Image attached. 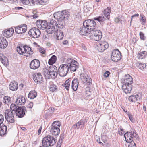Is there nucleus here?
<instances>
[{
	"label": "nucleus",
	"instance_id": "obj_25",
	"mask_svg": "<svg viewBox=\"0 0 147 147\" xmlns=\"http://www.w3.org/2000/svg\"><path fill=\"white\" fill-rule=\"evenodd\" d=\"M26 99L24 97L21 96L17 97L15 101V103L18 105H24L25 103Z\"/></svg>",
	"mask_w": 147,
	"mask_h": 147
},
{
	"label": "nucleus",
	"instance_id": "obj_34",
	"mask_svg": "<svg viewBox=\"0 0 147 147\" xmlns=\"http://www.w3.org/2000/svg\"><path fill=\"white\" fill-rule=\"evenodd\" d=\"M7 128L6 126L5 125L3 126V125H1V127L0 128V136H3L6 134Z\"/></svg>",
	"mask_w": 147,
	"mask_h": 147
},
{
	"label": "nucleus",
	"instance_id": "obj_33",
	"mask_svg": "<svg viewBox=\"0 0 147 147\" xmlns=\"http://www.w3.org/2000/svg\"><path fill=\"white\" fill-rule=\"evenodd\" d=\"M25 45H20L18 46L16 48V50L18 53L20 55H22L24 56V51Z\"/></svg>",
	"mask_w": 147,
	"mask_h": 147
},
{
	"label": "nucleus",
	"instance_id": "obj_42",
	"mask_svg": "<svg viewBox=\"0 0 147 147\" xmlns=\"http://www.w3.org/2000/svg\"><path fill=\"white\" fill-rule=\"evenodd\" d=\"M136 65L138 69L142 70H144L146 67V65L145 63H138L136 64Z\"/></svg>",
	"mask_w": 147,
	"mask_h": 147
},
{
	"label": "nucleus",
	"instance_id": "obj_53",
	"mask_svg": "<svg viewBox=\"0 0 147 147\" xmlns=\"http://www.w3.org/2000/svg\"><path fill=\"white\" fill-rule=\"evenodd\" d=\"M130 120L132 122H134L135 121V119L133 118L132 115L131 114H128Z\"/></svg>",
	"mask_w": 147,
	"mask_h": 147
},
{
	"label": "nucleus",
	"instance_id": "obj_62",
	"mask_svg": "<svg viewBox=\"0 0 147 147\" xmlns=\"http://www.w3.org/2000/svg\"><path fill=\"white\" fill-rule=\"evenodd\" d=\"M42 125L39 128V129H38V135H39L41 134V130H42Z\"/></svg>",
	"mask_w": 147,
	"mask_h": 147
},
{
	"label": "nucleus",
	"instance_id": "obj_63",
	"mask_svg": "<svg viewBox=\"0 0 147 147\" xmlns=\"http://www.w3.org/2000/svg\"><path fill=\"white\" fill-rule=\"evenodd\" d=\"M120 21V19L117 17L115 19V21L116 23H118Z\"/></svg>",
	"mask_w": 147,
	"mask_h": 147
},
{
	"label": "nucleus",
	"instance_id": "obj_58",
	"mask_svg": "<svg viewBox=\"0 0 147 147\" xmlns=\"http://www.w3.org/2000/svg\"><path fill=\"white\" fill-rule=\"evenodd\" d=\"M123 131V129L122 128L119 129L118 131V133L121 135H122L123 134L122 131Z\"/></svg>",
	"mask_w": 147,
	"mask_h": 147
},
{
	"label": "nucleus",
	"instance_id": "obj_7",
	"mask_svg": "<svg viewBox=\"0 0 147 147\" xmlns=\"http://www.w3.org/2000/svg\"><path fill=\"white\" fill-rule=\"evenodd\" d=\"M124 136L127 143L132 142L134 137L137 139L139 137L138 135L136 134V131L135 130H134L133 132L132 131H131V132H127L124 134Z\"/></svg>",
	"mask_w": 147,
	"mask_h": 147
},
{
	"label": "nucleus",
	"instance_id": "obj_40",
	"mask_svg": "<svg viewBox=\"0 0 147 147\" xmlns=\"http://www.w3.org/2000/svg\"><path fill=\"white\" fill-rule=\"evenodd\" d=\"M56 59V57L55 55H53L49 60L48 63L50 65H52L55 62Z\"/></svg>",
	"mask_w": 147,
	"mask_h": 147
},
{
	"label": "nucleus",
	"instance_id": "obj_12",
	"mask_svg": "<svg viewBox=\"0 0 147 147\" xmlns=\"http://www.w3.org/2000/svg\"><path fill=\"white\" fill-rule=\"evenodd\" d=\"M69 69V65L67 64H62L58 68L59 74L61 76H65L67 74Z\"/></svg>",
	"mask_w": 147,
	"mask_h": 147
},
{
	"label": "nucleus",
	"instance_id": "obj_61",
	"mask_svg": "<svg viewBox=\"0 0 147 147\" xmlns=\"http://www.w3.org/2000/svg\"><path fill=\"white\" fill-rule=\"evenodd\" d=\"M71 78H69L67 80H66L64 83V84H70V82L71 81Z\"/></svg>",
	"mask_w": 147,
	"mask_h": 147
},
{
	"label": "nucleus",
	"instance_id": "obj_55",
	"mask_svg": "<svg viewBox=\"0 0 147 147\" xmlns=\"http://www.w3.org/2000/svg\"><path fill=\"white\" fill-rule=\"evenodd\" d=\"M22 3L24 4L28 5L30 3L29 0H22Z\"/></svg>",
	"mask_w": 147,
	"mask_h": 147
},
{
	"label": "nucleus",
	"instance_id": "obj_38",
	"mask_svg": "<svg viewBox=\"0 0 147 147\" xmlns=\"http://www.w3.org/2000/svg\"><path fill=\"white\" fill-rule=\"evenodd\" d=\"M58 23H57V27L59 28L63 29L65 26L64 20H57Z\"/></svg>",
	"mask_w": 147,
	"mask_h": 147
},
{
	"label": "nucleus",
	"instance_id": "obj_21",
	"mask_svg": "<svg viewBox=\"0 0 147 147\" xmlns=\"http://www.w3.org/2000/svg\"><path fill=\"white\" fill-rule=\"evenodd\" d=\"M40 66V62L38 60L34 59L32 60L30 65V68L33 69H38Z\"/></svg>",
	"mask_w": 147,
	"mask_h": 147
},
{
	"label": "nucleus",
	"instance_id": "obj_49",
	"mask_svg": "<svg viewBox=\"0 0 147 147\" xmlns=\"http://www.w3.org/2000/svg\"><path fill=\"white\" fill-rule=\"evenodd\" d=\"M47 1V0H37V2L40 5H44Z\"/></svg>",
	"mask_w": 147,
	"mask_h": 147
},
{
	"label": "nucleus",
	"instance_id": "obj_10",
	"mask_svg": "<svg viewBox=\"0 0 147 147\" xmlns=\"http://www.w3.org/2000/svg\"><path fill=\"white\" fill-rule=\"evenodd\" d=\"M30 36L34 38H39L41 34L40 30L36 27H33L28 32Z\"/></svg>",
	"mask_w": 147,
	"mask_h": 147
},
{
	"label": "nucleus",
	"instance_id": "obj_15",
	"mask_svg": "<svg viewBox=\"0 0 147 147\" xmlns=\"http://www.w3.org/2000/svg\"><path fill=\"white\" fill-rule=\"evenodd\" d=\"M97 49L100 52H102L109 47L108 43L106 42L100 41L97 45Z\"/></svg>",
	"mask_w": 147,
	"mask_h": 147
},
{
	"label": "nucleus",
	"instance_id": "obj_16",
	"mask_svg": "<svg viewBox=\"0 0 147 147\" xmlns=\"http://www.w3.org/2000/svg\"><path fill=\"white\" fill-rule=\"evenodd\" d=\"M43 78L40 73H36L34 74L33 79L38 84H40L43 82Z\"/></svg>",
	"mask_w": 147,
	"mask_h": 147
},
{
	"label": "nucleus",
	"instance_id": "obj_27",
	"mask_svg": "<svg viewBox=\"0 0 147 147\" xmlns=\"http://www.w3.org/2000/svg\"><path fill=\"white\" fill-rule=\"evenodd\" d=\"M136 94V95H132L130 96L128 98V100L131 102H135L137 100H140L141 98V94Z\"/></svg>",
	"mask_w": 147,
	"mask_h": 147
},
{
	"label": "nucleus",
	"instance_id": "obj_24",
	"mask_svg": "<svg viewBox=\"0 0 147 147\" xmlns=\"http://www.w3.org/2000/svg\"><path fill=\"white\" fill-rule=\"evenodd\" d=\"M14 33V29L10 28L9 29L5 30L3 31V34L4 36L6 37H10L12 36Z\"/></svg>",
	"mask_w": 147,
	"mask_h": 147
},
{
	"label": "nucleus",
	"instance_id": "obj_3",
	"mask_svg": "<svg viewBox=\"0 0 147 147\" xmlns=\"http://www.w3.org/2000/svg\"><path fill=\"white\" fill-rule=\"evenodd\" d=\"M104 16L102 15L93 18L94 20L98 21L101 24H103L106 20L105 18L107 19L110 18V15L111 12V8L108 7L104 10Z\"/></svg>",
	"mask_w": 147,
	"mask_h": 147
},
{
	"label": "nucleus",
	"instance_id": "obj_43",
	"mask_svg": "<svg viewBox=\"0 0 147 147\" xmlns=\"http://www.w3.org/2000/svg\"><path fill=\"white\" fill-rule=\"evenodd\" d=\"M4 100L3 102L6 104H8V103L10 102L11 100V98L10 97L8 96H5L3 98Z\"/></svg>",
	"mask_w": 147,
	"mask_h": 147
},
{
	"label": "nucleus",
	"instance_id": "obj_11",
	"mask_svg": "<svg viewBox=\"0 0 147 147\" xmlns=\"http://www.w3.org/2000/svg\"><path fill=\"white\" fill-rule=\"evenodd\" d=\"M67 63L71 71H75L78 67L77 62L71 58H68L67 59Z\"/></svg>",
	"mask_w": 147,
	"mask_h": 147
},
{
	"label": "nucleus",
	"instance_id": "obj_31",
	"mask_svg": "<svg viewBox=\"0 0 147 147\" xmlns=\"http://www.w3.org/2000/svg\"><path fill=\"white\" fill-rule=\"evenodd\" d=\"M18 83L15 81L11 82L9 86L10 90L13 91L16 90L18 88Z\"/></svg>",
	"mask_w": 147,
	"mask_h": 147
},
{
	"label": "nucleus",
	"instance_id": "obj_32",
	"mask_svg": "<svg viewBox=\"0 0 147 147\" xmlns=\"http://www.w3.org/2000/svg\"><path fill=\"white\" fill-rule=\"evenodd\" d=\"M0 59L2 63L5 65L8 64V61L7 58L3 55L2 54H0Z\"/></svg>",
	"mask_w": 147,
	"mask_h": 147
},
{
	"label": "nucleus",
	"instance_id": "obj_56",
	"mask_svg": "<svg viewBox=\"0 0 147 147\" xmlns=\"http://www.w3.org/2000/svg\"><path fill=\"white\" fill-rule=\"evenodd\" d=\"M41 21L42 20H37L36 22V25L38 26V27H39L40 28L41 24L40 23V22H41Z\"/></svg>",
	"mask_w": 147,
	"mask_h": 147
},
{
	"label": "nucleus",
	"instance_id": "obj_2",
	"mask_svg": "<svg viewBox=\"0 0 147 147\" xmlns=\"http://www.w3.org/2000/svg\"><path fill=\"white\" fill-rule=\"evenodd\" d=\"M57 142L56 139L52 136L48 135L45 137L42 140V145L40 147H47L52 146L55 144Z\"/></svg>",
	"mask_w": 147,
	"mask_h": 147
},
{
	"label": "nucleus",
	"instance_id": "obj_26",
	"mask_svg": "<svg viewBox=\"0 0 147 147\" xmlns=\"http://www.w3.org/2000/svg\"><path fill=\"white\" fill-rule=\"evenodd\" d=\"M8 45L6 39L3 37H0V48L4 49Z\"/></svg>",
	"mask_w": 147,
	"mask_h": 147
},
{
	"label": "nucleus",
	"instance_id": "obj_13",
	"mask_svg": "<svg viewBox=\"0 0 147 147\" xmlns=\"http://www.w3.org/2000/svg\"><path fill=\"white\" fill-rule=\"evenodd\" d=\"M121 53L118 49L113 50L112 52L111 59L114 62H117L121 59Z\"/></svg>",
	"mask_w": 147,
	"mask_h": 147
},
{
	"label": "nucleus",
	"instance_id": "obj_35",
	"mask_svg": "<svg viewBox=\"0 0 147 147\" xmlns=\"http://www.w3.org/2000/svg\"><path fill=\"white\" fill-rule=\"evenodd\" d=\"M85 124L83 119H81L78 122L73 125V127L74 129H78L81 125H84Z\"/></svg>",
	"mask_w": 147,
	"mask_h": 147
},
{
	"label": "nucleus",
	"instance_id": "obj_29",
	"mask_svg": "<svg viewBox=\"0 0 147 147\" xmlns=\"http://www.w3.org/2000/svg\"><path fill=\"white\" fill-rule=\"evenodd\" d=\"M55 34L56 35L57 39L59 40H61L64 36L63 32L60 30H58L57 28Z\"/></svg>",
	"mask_w": 147,
	"mask_h": 147
},
{
	"label": "nucleus",
	"instance_id": "obj_57",
	"mask_svg": "<svg viewBox=\"0 0 147 147\" xmlns=\"http://www.w3.org/2000/svg\"><path fill=\"white\" fill-rule=\"evenodd\" d=\"M109 74H110L109 71H107L106 72H105L104 74L103 75H104V77L106 78V77H108L109 76Z\"/></svg>",
	"mask_w": 147,
	"mask_h": 147
},
{
	"label": "nucleus",
	"instance_id": "obj_44",
	"mask_svg": "<svg viewBox=\"0 0 147 147\" xmlns=\"http://www.w3.org/2000/svg\"><path fill=\"white\" fill-rule=\"evenodd\" d=\"M41 22H40V23L41 24L40 28H46L48 25L47 22L45 20H42Z\"/></svg>",
	"mask_w": 147,
	"mask_h": 147
},
{
	"label": "nucleus",
	"instance_id": "obj_46",
	"mask_svg": "<svg viewBox=\"0 0 147 147\" xmlns=\"http://www.w3.org/2000/svg\"><path fill=\"white\" fill-rule=\"evenodd\" d=\"M65 137V134L64 132L61 133L60 135L59 140L58 142V143L61 144L62 143Z\"/></svg>",
	"mask_w": 147,
	"mask_h": 147
},
{
	"label": "nucleus",
	"instance_id": "obj_41",
	"mask_svg": "<svg viewBox=\"0 0 147 147\" xmlns=\"http://www.w3.org/2000/svg\"><path fill=\"white\" fill-rule=\"evenodd\" d=\"M49 84L50 85V86L49 87L50 90L52 92L55 91L57 88L56 85H54L52 82H50Z\"/></svg>",
	"mask_w": 147,
	"mask_h": 147
},
{
	"label": "nucleus",
	"instance_id": "obj_59",
	"mask_svg": "<svg viewBox=\"0 0 147 147\" xmlns=\"http://www.w3.org/2000/svg\"><path fill=\"white\" fill-rule=\"evenodd\" d=\"M33 106V103L32 102H30L27 106V107L29 108H32Z\"/></svg>",
	"mask_w": 147,
	"mask_h": 147
},
{
	"label": "nucleus",
	"instance_id": "obj_28",
	"mask_svg": "<svg viewBox=\"0 0 147 147\" xmlns=\"http://www.w3.org/2000/svg\"><path fill=\"white\" fill-rule=\"evenodd\" d=\"M50 131L53 135L55 136L58 135L60 133V130L59 128L56 127L51 126Z\"/></svg>",
	"mask_w": 147,
	"mask_h": 147
},
{
	"label": "nucleus",
	"instance_id": "obj_8",
	"mask_svg": "<svg viewBox=\"0 0 147 147\" xmlns=\"http://www.w3.org/2000/svg\"><path fill=\"white\" fill-rule=\"evenodd\" d=\"M83 24L86 27L88 30L91 31L95 30L96 27V23L93 20H87L83 22Z\"/></svg>",
	"mask_w": 147,
	"mask_h": 147
},
{
	"label": "nucleus",
	"instance_id": "obj_4",
	"mask_svg": "<svg viewBox=\"0 0 147 147\" xmlns=\"http://www.w3.org/2000/svg\"><path fill=\"white\" fill-rule=\"evenodd\" d=\"M54 17L55 18L59 20H67L68 19L70 16L69 12L66 10L59 11L54 13Z\"/></svg>",
	"mask_w": 147,
	"mask_h": 147
},
{
	"label": "nucleus",
	"instance_id": "obj_5",
	"mask_svg": "<svg viewBox=\"0 0 147 147\" xmlns=\"http://www.w3.org/2000/svg\"><path fill=\"white\" fill-rule=\"evenodd\" d=\"M46 28V31L48 34H52L55 32L57 28V22L55 20H51Z\"/></svg>",
	"mask_w": 147,
	"mask_h": 147
},
{
	"label": "nucleus",
	"instance_id": "obj_54",
	"mask_svg": "<svg viewBox=\"0 0 147 147\" xmlns=\"http://www.w3.org/2000/svg\"><path fill=\"white\" fill-rule=\"evenodd\" d=\"M129 144L128 145V147H136V144L134 142H129Z\"/></svg>",
	"mask_w": 147,
	"mask_h": 147
},
{
	"label": "nucleus",
	"instance_id": "obj_48",
	"mask_svg": "<svg viewBox=\"0 0 147 147\" xmlns=\"http://www.w3.org/2000/svg\"><path fill=\"white\" fill-rule=\"evenodd\" d=\"M140 16L141 17V18H140V20L142 22V24L146 23V21L145 16L143 15H140Z\"/></svg>",
	"mask_w": 147,
	"mask_h": 147
},
{
	"label": "nucleus",
	"instance_id": "obj_30",
	"mask_svg": "<svg viewBox=\"0 0 147 147\" xmlns=\"http://www.w3.org/2000/svg\"><path fill=\"white\" fill-rule=\"evenodd\" d=\"M79 84L78 80L77 78H75L72 82L71 88L74 91L77 90Z\"/></svg>",
	"mask_w": 147,
	"mask_h": 147
},
{
	"label": "nucleus",
	"instance_id": "obj_60",
	"mask_svg": "<svg viewBox=\"0 0 147 147\" xmlns=\"http://www.w3.org/2000/svg\"><path fill=\"white\" fill-rule=\"evenodd\" d=\"M64 86L65 87L66 89L67 90H69V87L70 86V84H64Z\"/></svg>",
	"mask_w": 147,
	"mask_h": 147
},
{
	"label": "nucleus",
	"instance_id": "obj_22",
	"mask_svg": "<svg viewBox=\"0 0 147 147\" xmlns=\"http://www.w3.org/2000/svg\"><path fill=\"white\" fill-rule=\"evenodd\" d=\"M84 26L83 24V26L80 28L79 32L81 35L87 36L88 35H89L91 31L88 30L86 27Z\"/></svg>",
	"mask_w": 147,
	"mask_h": 147
},
{
	"label": "nucleus",
	"instance_id": "obj_9",
	"mask_svg": "<svg viewBox=\"0 0 147 147\" xmlns=\"http://www.w3.org/2000/svg\"><path fill=\"white\" fill-rule=\"evenodd\" d=\"M11 109H7L5 111L4 114L6 120L8 122L12 123L14 122V118L13 112Z\"/></svg>",
	"mask_w": 147,
	"mask_h": 147
},
{
	"label": "nucleus",
	"instance_id": "obj_45",
	"mask_svg": "<svg viewBox=\"0 0 147 147\" xmlns=\"http://www.w3.org/2000/svg\"><path fill=\"white\" fill-rule=\"evenodd\" d=\"M61 126L60 123L59 121H55L54 122L52 123V125L51 127H56L59 128Z\"/></svg>",
	"mask_w": 147,
	"mask_h": 147
},
{
	"label": "nucleus",
	"instance_id": "obj_47",
	"mask_svg": "<svg viewBox=\"0 0 147 147\" xmlns=\"http://www.w3.org/2000/svg\"><path fill=\"white\" fill-rule=\"evenodd\" d=\"M33 15H30V17H32L33 18L35 19L38 18L39 17L36 11H33Z\"/></svg>",
	"mask_w": 147,
	"mask_h": 147
},
{
	"label": "nucleus",
	"instance_id": "obj_17",
	"mask_svg": "<svg viewBox=\"0 0 147 147\" xmlns=\"http://www.w3.org/2000/svg\"><path fill=\"white\" fill-rule=\"evenodd\" d=\"M24 56L27 57H31L33 54L34 52L31 47L27 45H25L24 49Z\"/></svg>",
	"mask_w": 147,
	"mask_h": 147
},
{
	"label": "nucleus",
	"instance_id": "obj_51",
	"mask_svg": "<svg viewBox=\"0 0 147 147\" xmlns=\"http://www.w3.org/2000/svg\"><path fill=\"white\" fill-rule=\"evenodd\" d=\"M39 52L42 54H44L45 53V50L42 47H40L39 48Z\"/></svg>",
	"mask_w": 147,
	"mask_h": 147
},
{
	"label": "nucleus",
	"instance_id": "obj_64",
	"mask_svg": "<svg viewBox=\"0 0 147 147\" xmlns=\"http://www.w3.org/2000/svg\"><path fill=\"white\" fill-rule=\"evenodd\" d=\"M62 43L64 45H66L68 43V41L67 40H65L62 42Z\"/></svg>",
	"mask_w": 147,
	"mask_h": 147
},
{
	"label": "nucleus",
	"instance_id": "obj_20",
	"mask_svg": "<svg viewBox=\"0 0 147 147\" xmlns=\"http://www.w3.org/2000/svg\"><path fill=\"white\" fill-rule=\"evenodd\" d=\"M49 69L51 73L52 78H55L57 77L58 74H59L58 70H57L56 67L54 65L50 66Z\"/></svg>",
	"mask_w": 147,
	"mask_h": 147
},
{
	"label": "nucleus",
	"instance_id": "obj_37",
	"mask_svg": "<svg viewBox=\"0 0 147 147\" xmlns=\"http://www.w3.org/2000/svg\"><path fill=\"white\" fill-rule=\"evenodd\" d=\"M37 96V93L36 91L32 90L31 91L28 95V97L31 99H33Z\"/></svg>",
	"mask_w": 147,
	"mask_h": 147
},
{
	"label": "nucleus",
	"instance_id": "obj_52",
	"mask_svg": "<svg viewBox=\"0 0 147 147\" xmlns=\"http://www.w3.org/2000/svg\"><path fill=\"white\" fill-rule=\"evenodd\" d=\"M139 34L140 39L143 40H144L145 39V37L144 36V34L143 32H140Z\"/></svg>",
	"mask_w": 147,
	"mask_h": 147
},
{
	"label": "nucleus",
	"instance_id": "obj_18",
	"mask_svg": "<svg viewBox=\"0 0 147 147\" xmlns=\"http://www.w3.org/2000/svg\"><path fill=\"white\" fill-rule=\"evenodd\" d=\"M27 30V26L25 24H22L15 28V32L18 34H21L25 32Z\"/></svg>",
	"mask_w": 147,
	"mask_h": 147
},
{
	"label": "nucleus",
	"instance_id": "obj_1",
	"mask_svg": "<svg viewBox=\"0 0 147 147\" xmlns=\"http://www.w3.org/2000/svg\"><path fill=\"white\" fill-rule=\"evenodd\" d=\"M10 109L14 112L16 116L19 118L23 117L25 115L26 108L25 106L20 107L12 103L10 106Z\"/></svg>",
	"mask_w": 147,
	"mask_h": 147
},
{
	"label": "nucleus",
	"instance_id": "obj_19",
	"mask_svg": "<svg viewBox=\"0 0 147 147\" xmlns=\"http://www.w3.org/2000/svg\"><path fill=\"white\" fill-rule=\"evenodd\" d=\"M133 82V80L132 77L129 74L126 75L121 80V82L123 84H131Z\"/></svg>",
	"mask_w": 147,
	"mask_h": 147
},
{
	"label": "nucleus",
	"instance_id": "obj_50",
	"mask_svg": "<svg viewBox=\"0 0 147 147\" xmlns=\"http://www.w3.org/2000/svg\"><path fill=\"white\" fill-rule=\"evenodd\" d=\"M79 46L82 49L86 50V47H85L84 45L82 43H80L79 45Z\"/></svg>",
	"mask_w": 147,
	"mask_h": 147
},
{
	"label": "nucleus",
	"instance_id": "obj_36",
	"mask_svg": "<svg viewBox=\"0 0 147 147\" xmlns=\"http://www.w3.org/2000/svg\"><path fill=\"white\" fill-rule=\"evenodd\" d=\"M147 55V52L146 51H144L138 53L137 57L138 59H142L145 58Z\"/></svg>",
	"mask_w": 147,
	"mask_h": 147
},
{
	"label": "nucleus",
	"instance_id": "obj_14",
	"mask_svg": "<svg viewBox=\"0 0 147 147\" xmlns=\"http://www.w3.org/2000/svg\"><path fill=\"white\" fill-rule=\"evenodd\" d=\"M86 84L87 85L91 84L92 79L89 77L86 76L84 74H81L80 75V83Z\"/></svg>",
	"mask_w": 147,
	"mask_h": 147
},
{
	"label": "nucleus",
	"instance_id": "obj_23",
	"mask_svg": "<svg viewBox=\"0 0 147 147\" xmlns=\"http://www.w3.org/2000/svg\"><path fill=\"white\" fill-rule=\"evenodd\" d=\"M122 89L123 91L126 94L130 93L132 89L131 84H123L122 86Z\"/></svg>",
	"mask_w": 147,
	"mask_h": 147
},
{
	"label": "nucleus",
	"instance_id": "obj_6",
	"mask_svg": "<svg viewBox=\"0 0 147 147\" xmlns=\"http://www.w3.org/2000/svg\"><path fill=\"white\" fill-rule=\"evenodd\" d=\"M89 35L90 39L96 41H99L101 39L102 36L101 31L97 30H92Z\"/></svg>",
	"mask_w": 147,
	"mask_h": 147
},
{
	"label": "nucleus",
	"instance_id": "obj_39",
	"mask_svg": "<svg viewBox=\"0 0 147 147\" xmlns=\"http://www.w3.org/2000/svg\"><path fill=\"white\" fill-rule=\"evenodd\" d=\"M44 74L46 78L49 79L50 78H52L51 73L49 71V70L46 69L44 71Z\"/></svg>",
	"mask_w": 147,
	"mask_h": 147
}]
</instances>
